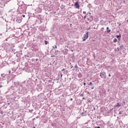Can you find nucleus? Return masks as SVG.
Returning <instances> with one entry per match:
<instances>
[{"instance_id": "obj_5", "label": "nucleus", "mask_w": 128, "mask_h": 128, "mask_svg": "<svg viewBox=\"0 0 128 128\" xmlns=\"http://www.w3.org/2000/svg\"><path fill=\"white\" fill-rule=\"evenodd\" d=\"M100 76L102 78H104V80H106V72H101L100 73Z\"/></svg>"}, {"instance_id": "obj_2", "label": "nucleus", "mask_w": 128, "mask_h": 128, "mask_svg": "<svg viewBox=\"0 0 128 128\" xmlns=\"http://www.w3.org/2000/svg\"><path fill=\"white\" fill-rule=\"evenodd\" d=\"M21 88H19L18 90V92L20 94H26L27 92H26V88H24V85L22 84L20 86Z\"/></svg>"}, {"instance_id": "obj_17", "label": "nucleus", "mask_w": 128, "mask_h": 128, "mask_svg": "<svg viewBox=\"0 0 128 128\" xmlns=\"http://www.w3.org/2000/svg\"><path fill=\"white\" fill-rule=\"evenodd\" d=\"M116 106H118V108H120V105L119 104V103H117Z\"/></svg>"}, {"instance_id": "obj_48", "label": "nucleus", "mask_w": 128, "mask_h": 128, "mask_svg": "<svg viewBox=\"0 0 128 128\" xmlns=\"http://www.w3.org/2000/svg\"><path fill=\"white\" fill-rule=\"evenodd\" d=\"M71 68H74V66H71Z\"/></svg>"}, {"instance_id": "obj_1", "label": "nucleus", "mask_w": 128, "mask_h": 128, "mask_svg": "<svg viewBox=\"0 0 128 128\" xmlns=\"http://www.w3.org/2000/svg\"><path fill=\"white\" fill-rule=\"evenodd\" d=\"M18 6H19L18 12L19 14H24V12H26V6L25 4H22L20 5L18 4Z\"/></svg>"}, {"instance_id": "obj_54", "label": "nucleus", "mask_w": 128, "mask_h": 128, "mask_svg": "<svg viewBox=\"0 0 128 128\" xmlns=\"http://www.w3.org/2000/svg\"><path fill=\"white\" fill-rule=\"evenodd\" d=\"M33 128H36V126H34Z\"/></svg>"}, {"instance_id": "obj_4", "label": "nucleus", "mask_w": 128, "mask_h": 128, "mask_svg": "<svg viewBox=\"0 0 128 128\" xmlns=\"http://www.w3.org/2000/svg\"><path fill=\"white\" fill-rule=\"evenodd\" d=\"M82 41L84 42L88 38V32H87L86 34H84L83 36Z\"/></svg>"}, {"instance_id": "obj_36", "label": "nucleus", "mask_w": 128, "mask_h": 128, "mask_svg": "<svg viewBox=\"0 0 128 128\" xmlns=\"http://www.w3.org/2000/svg\"><path fill=\"white\" fill-rule=\"evenodd\" d=\"M60 78H62V74H60Z\"/></svg>"}, {"instance_id": "obj_47", "label": "nucleus", "mask_w": 128, "mask_h": 128, "mask_svg": "<svg viewBox=\"0 0 128 128\" xmlns=\"http://www.w3.org/2000/svg\"><path fill=\"white\" fill-rule=\"evenodd\" d=\"M36 61H38V59L36 58Z\"/></svg>"}, {"instance_id": "obj_45", "label": "nucleus", "mask_w": 128, "mask_h": 128, "mask_svg": "<svg viewBox=\"0 0 128 128\" xmlns=\"http://www.w3.org/2000/svg\"><path fill=\"white\" fill-rule=\"evenodd\" d=\"M86 82H84V86H86Z\"/></svg>"}, {"instance_id": "obj_10", "label": "nucleus", "mask_w": 128, "mask_h": 128, "mask_svg": "<svg viewBox=\"0 0 128 128\" xmlns=\"http://www.w3.org/2000/svg\"><path fill=\"white\" fill-rule=\"evenodd\" d=\"M14 84L15 86H16V88H18V86L20 85V82H14Z\"/></svg>"}, {"instance_id": "obj_27", "label": "nucleus", "mask_w": 128, "mask_h": 128, "mask_svg": "<svg viewBox=\"0 0 128 128\" xmlns=\"http://www.w3.org/2000/svg\"><path fill=\"white\" fill-rule=\"evenodd\" d=\"M74 68H78V65H76V64L75 65Z\"/></svg>"}, {"instance_id": "obj_41", "label": "nucleus", "mask_w": 128, "mask_h": 128, "mask_svg": "<svg viewBox=\"0 0 128 128\" xmlns=\"http://www.w3.org/2000/svg\"><path fill=\"white\" fill-rule=\"evenodd\" d=\"M90 26L88 28V30H90Z\"/></svg>"}, {"instance_id": "obj_23", "label": "nucleus", "mask_w": 128, "mask_h": 128, "mask_svg": "<svg viewBox=\"0 0 128 128\" xmlns=\"http://www.w3.org/2000/svg\"><path fill=\"white\" fill-rule=\"evenodd\" d=\"M22 84H26V81L22 82Z\"/></svg>"}, {"instance_id": "obj_28", "label": "nucleus", "mask_w": 128, "mask_h": 128, "mask_svg": "<svg viewBox=\"0 0 128 128\" xmlns=\"http://www.w3.org/2000/svg\"><path fill=\"white\" fill-rule=\"evenodd\" d=\"M90 4H88V8H90Z\"/></svg>"}, {"instance_id": "obj_19", "label": "nucleus", "mask_w": 128, "mask_h": 128, "mask_svg": "<svg viewBox=\"0 0 128 128\" xmlns=\"http://www.w3.org/2000/svg\"><path fill=\"white\" fill-rule=\"evenodd\" d=\"M53 48H58V46H52Z\"/></svg>"}, {"instance_id": "obj_26", "label": "nucleus", "mask_w": 128, "mask_h": 128, "mask_svg": "<svg viewBox=\"0 0 128 128\" xmlns=\"http://www.w3.org/2000/svg\"><path fill=\"white\" fill-rule=\"evenodd\" d=\"M88 102H92V101H90V98L88 99Z\"/></svg>"}, {"instance_id": "obj_50", "label": "nucleus", "mask_w": 128, "mask_h": 128, "mask_svg": "<svg viewBox=\"0 0 128 128\" xmlns=\"http://www.w3.org/2000/svg\"><path fill=\"white\" fill-rule=\"evenodd\" d=\"M92 20V16H90Z\"/></svg>"}, {"instance_id": "obj_38", "label": "nucleus", "mask_w": 128, "mask_h": 128, "mask_svg": "<svg viewBox=\"0 0 128 128\" xmlns=\"http://www.w3.org/2000/svg\"><path fill=\"white\" fill-rule=\"evenodd\" d=\"M86 16H84V19H86Z\"/></svg>"}, {"instance_id": "obj_32", "label": "nucleus", "mask_w": 128, "mask_h": 128, "mask_svg": "<svg viewBox=\"0 0 128 128\" xmlns=\"http://www.w3.org/2000/svg\"><path fill=\"white\" fill-rule=\"evenodd\" d=\"M90 14H90H92V13L90 12H88V14Z\"/></svg>"}, {"instance_id": "obj_14", "label": "nucleus", "mask_w": 128, "mask_h": 128, "mask_svg": "<svg viewBox=\"0 0 128 128\" xmlns=\"http://www.w3.org/2000/svg\"><path fill=\"white\" fill-rule=\"evenodd\" d=\"M110 29V28H108V27H107L106 28V30H107V32H110V30H109Z\"/></svg>"}, {"instance_id": "obj_55", "label": "nucleus", "mask_w": 128, "mask_h": 128, "mask_svg": "<svg viewBox=\"0 0 128 128\" xmlns=\"http://www.w3.org/2000/svg\"><path fill=\"white\" fill-rule=\"evenodd\" d=\"M127 22H128V20H126Z\"/></svg>"}, {"instance_id": "obj_35", "label": "nucleus", "mask_w": 128, "mask_h": 128, "mask_svg": "<svg viewBox=\"0 0 128 128\" xmlns=\"http://www.w3.org/2000/svg\"><path fill=\"white\" fill-rule=\"evenodd\" d=\"M58 52V50H56V51H55L56 54V52Z\"/></svg>"}, {"instance_id": "obj_37", "label": "nucleus", "mask_w": 128, "mask_h": 128, "mask_svg": "<svg viewBox=\"0 0 128 128\" xmlns=\"http://www.w3.org/2000/svg\"><path fill=\"white\" fill-rule=\"evenodd\" d=\"M0 12H2V8H0Z\"/></svg>"}, {"instance_id": "obj_31", "label": "nucleus", "mask_w": 128, "mask_h": 128, "mask_svg": "<svg viewBox=\"0 0 128 128\" xmlns=\"http://www.w3.org/2000/svg\"><path fill=\"white\" fill-rule=\"evenodd\" d=\"M83 14H86V11H84V12H83Z\"/></svg>"}, {"instance_id": "obj_20", "label": "nucleus", "mask_w": 128, "mask_h": 128, "mask_svg": "<svg viewBox=\"0 0 128 128\" xmlns=\"http://www.w3.org/2000/svg\"><path fill=\"white\" fill-rule=\"evenodd\" d=\"M120 36H120V35H118V36H116V38H120Z\"/></svg>"}, {"instance_id": "obj_40", "label": "nucleus", "mask_w": 128, "mask_h": 128, "mask_svg": "<svg viewBox=\"0 0 128 128\" xmlns=\"http://www.w3.org/2000/svg\"><path fill=\"white\" fill-rule=\"evenodd\" d=\"M39 12H42V10H40Z\"/></svg>"}, {"instance_id": "obj_44", "label": "nucleus", "mask_w": 128, "mask_h": 128, "mask_svg": "<svg viewBox=\"0 0 128 128\" xmlns=\"http://www.w3.org/2000/svg\"><path fill=\"white\" fill-rule=\"evenodd\" d=\"M108 76H110H110H110V74H108Z\"/></svg>"}, {"instance_id": "obj_52", "label": "nucleus", "mask_w": 128, "mask_h": 128, "mask_svg": "<svg viewBox=\"0 0 128 128\" xmlns=\"http://www.w3.org/2000/svg\"><path fill=\"white\" fill-rule=\"evenodd\" d=\"M9 74H10V71H9Z\"/></svg>"}, {"instance_id": "obj_3", "label": "nucleus", "mask_w": 128, "mask_h": 128, "mask_svg": "<svg viewBox=\"0 0 128 128\" xmlns=\"http://www.w3.org/2000/svg\"><path fill=\"white\" fill-rule=\"evenodd\" d=\"M6 2L3 0H0V8H1V12H4V6Z\"/></svg>"}, {"instance_id": "obj_12", "label": "nucleus", "mask_w": 128, "mask_h": 128, "mask_svg": "<svg viewBox=\"0 0 128 128\" xmlns=\"http://www.w3.org/2000/svg\"><path fill=\"white\" fill-rule=\"evenodd\" d=\"M9 12H12V14H14V12H16V10H12L9 11Z\"/></svg>"}, {"instance_id": "obj_18", "label": "nucleus", "mask_w": 128, "mask_h": 128, "mask_svg": "<svg viewBox=\"0 0 128 128\" xmlns=\"http://www.w3.org/2000/svg\"><path fill=\"white\" fill-rule=\"evenodd\" d=\"M88 86H93V84H92V82H90V83H89V84H88Z\"/></svg>"}, {"instance_id": "obj_16", "label": "nucleus", "mask_w": 128, "mask_h": 128, "mask_svg": "<svg viewBox=\"0 0 128 128\" xmlns=\"http://www.w3.org/2000/svg\"><path fill=\"white\" fill-rule=\"evenodd\" d=\"M113 42H118V40L116 38H114Z\"/></svg>"}, {"instance_id": "obj_46", "label": "nucleus", "mask_w": 128, "mask_h": 128, "mask_svg": "<svg viewBox=\"0 0 128 128\" xmlns=\"http://www.w3.org/2000/svg\"><path fill=\"white\" fill-rule=\"evenodd\" d=\"M0 88H2V85H0Z\"/></svg>"}, {"instance_id": "obj_22", "label": "nucleus", "mask_w": 128, "mask_h": 128, "mask_svg": "<svg viewBox=\"0 0 128 128\" xmlns=\"http://www.w3.org/2000/svg\"><path fill=\"white\" fill-rule=\"evenodd\" d=\"M22 16H22H23L24 18H26V15H24V14H22V16Z\"/></svg>"}, {"instance_id": "obj_13", "label": "nucleus", "mask_w": 128, "mask_h": 128, "mask_svg": "<svg viewBox=\"0 0 128 128\" xmlns=\"http://www.w3.org/2000/svg\"><path fill=\"white\" fill-rule=\"evenodd\" d=\"M6 74H1V76L2 78H6Z\"/></svg>"}, {"instance_id": "obj_7", "label": "nucleus", "mask_w": 128, "mask_h": 128, "mask_svg": "<svg viewBox=\"0 0 128 128\" xmlns=\"http://www.w3.org/2000/svg\"><path fill=\"white\" fill-rule=\"evenodd\" d=\"M88 115V112H86V111H85L84 112H82L81 113V116H86Z\"/></svg>"}, {"instance_id": "obj_49", "label": "nucleus", "mask_w": 128, "mask_h": 128, "mask_svg": "<svg viewBox=\"0 0 128 128\" xmlns=\"http://www.w3.org/2000/svg\"><path fill=\"white\" fill-rule=\"evenodd\" d=\"M70 100H72V98H71L70 99Z\"/></svg>"}, {"instance_id": "obj_43", "label": "nucleus", "mask_w": 128, "mask_h": 128, "mask_svg": "<svg viewBox=\"0 0 128 128\" xmlns=\"http://www.w3.org/2000/svg\"><path fill=\"white\" fill-rule=\"evenodd\" d=\"M120 48H124V46H120Z\"/></svg>"}, {"instance_id": "obj_11", "label": "nucleus", "mask_w": 128, "mask_h": 128, "mask_svg": "<svg viewBox=\"0 0 128 128\" xmlns=\"http://www.w3.org/2000/svg\"><path fill=\"white\" fill-rule=\"evenodd\" d=\"M2 46L4 48V50H8V48L6 47V44H3Z\"/></svg>"}, {"instance_id": "obj_51", "label": "nucleus", "mask_w": 128, "mask_h": 128, "mask_svg": "<svg viewBox=\"0 0 128 128\" xmlns=\"http://www.w3.org/2000/svg\"><path fill=\"white\" fill-rule=\"evenodd\" d=\"M82 100H84V98H82Z\"/></svg>"}, {"instance_id": "obj_42", "label": "nucleus", "mask_w": 128, "mask_h": 128, "mask_svg": "<svg viewBox=\"0 0 128 128\" xmlns=\"http://www.w3.org/2000/svg\"><path fill=\"white\" fill-rule=\"evenodd\" d=\"M119 114H122V112H119Z\"/></svg>"}, {"instance_id": "obj_39", "label": "nucleus", "mask_w": 128, "mask_h": 128, "mask_svg": "<svg viewBox=\"0 0 128 128\" xmlns=\"http://www.w3.org/2000/svg\"><path fill=\"white\" fill-rule=\"evenodd\" d=\"M26 56L27 58H30V56H28V55H26Z\"/></svg>"}, {"instance_id": "obj_25", "label": "nucleus", "mask_w": 128, "mask_h": 128, "mask_svg": "<svg viewBox=\"0 0 128 128\" xmlns=\"http://www.w3.org/2000/svg\"><path fill=\"white\" fill-rule=\"evenodd\" d=\"M94 86H92L91 87V89L92 90H94Z\"/></svg>"}, {"instance_id": "obj_56", "label": "nucleus", "mask_w": 128, "mask_h": 128, "mask_svg": "<svg viewBox=\"0 0 128 128\" xmlns=\"http://www.w3.org/2000/svg\"><path fill=\"white\" fill-rule=\"evenodd\" d=\"M36 118H38V116H37V117H36Z\"/></svg>"}, {"instance_id": "obj_57", "label": "nucleus", "mask_w": 128, "mask_h": 128, "mask_svg": "<svg viewBox=\"0 0 128 128\" xmlns=\"http://www.w3.org/2000/svg\"><path fill=\"white\" fill-rule=\"evenodd\" d=\"M0 104H2V102H0Z\"/></svg>"}, {"instance_id": "obj_33", "label": "nucleus", "mask_w": 128, "mask_h": 128, "mask_svg": "<svg viewBox=\"0 0 128 128\" xmlns=\"http://www.w3.org/2000/svg\"><path fill=\"white\" fill-rule=\"evenodd\" d=\"M0 114H4V112L3 111H1L0 112Z\"/></svg>"}, {"instance_id": "obj_9", "label": "nucleus", "mask_w": 128, "mask_h": 128, "mask_svg": "<svg viewBox=\"0 0 128 128\" xmlns=\"http://www.w3.org/2000/svg\"><path fill=\"white\" fill-rule=\"evenodd\" d=\"M6 30H12V28L10 27V25L6 24Z\"/></svg>"}, {"instance_id": "obj_30", "label": "nucleus", "mask_w": 128, "mask_h": 128, "mask_svg": "<svg viewBox=\"0 0 128 128\" xmlns=\"http://www.w3.org/2000/svg\"><path fill=\"white\" fill-rule=\"evenodd\" d=\"M80 96H84V94H80Z\"/></svg>"}, {"instance_id": "obj_24", "label": "nucleus", "mask_w": 128, "mask_h": 128, "mask_svg": "<svg viewBox=\"0 0 128 128\" xmlns=\"http://www.w3.org/2000/svg\"><path fill=\"white\" fill-rule=\"evenodd\" d=\"M45 44H48V41L44 40Z\"/></svg>"}, {"instance_id": "obj_58", "label": "nucleus", "mask_w": 128, "mask_h": 128, "mask_svg": "<svg viewBox=\"0 0 128 128\" xmlns=\"http://www.w3.org/2000/svg\"><path fill=\"white\" fill-rule=\"evenodd\" d=\"M70 26H72V24H70Z\"/></svg>"}, {"instance_id": "obj_6", "label": "nucleus", "mask_w": 128, "mask_h": 128, "mask_svg": "<svg viewBox=\"0 0 128 128\" xmlns=\"http://www.w3.org/2000/svg\"><path fill=\"white\" fill-rule=\"evenodd\" d=\"M22 16H18L16 18V22H18V24H20L22 22Z\"/></svg>"}, {"instance_id": "obj_8", "label": "nucleus", "mask_w": 128, "mask_h": 128, "mask_svg": "<svg viewBox=\"0 0 128 128\" xmlns=\"http://www.w3.org/2000/svg\"><path fill=\"white\" fill-rule=\"evenodd\" d=\"M75 6H76V8H80V4H78V2H76Z\"/></svg>"}, {"instance_id": "obj_21", "label": "nucleus", "mask_w": 128, "mask_h": 128, "mask_svg": "<svg viewBox=\"0 0 128 128\" xmlns=\"http://www.w3.org/2000/svg\"><path fill=\"white\" fill-rule=\"evenodd\" d=\"M63 50H64V52H68V49L67 48H65Z\"/></svg>"}, {"instance_id": "obj_29", "label": "nucleus", "mask_w": 128, "mask_h": 128, "mask_svg": "<svg viewBox=\"0 0 128 128\" xmlns=\"http://www.w3.org/2000/svg\"><path fill=\"white\" fill-rule=\"evenodd\" d=\"M64 5H62L61 6V8H64Z\"/></svg>"}, {"instance_id": "obj_53", "label": "nucleus", "mask_w": 128, "mask_h": 128, "mask_svg": "<svg viewBox=\"0 0 128 128\" xmlns=\"http://www.w3.org/2000/svg\"><path fill=\"white\" fill-rule=\"evenodd\" d=\"M36 120V118H33L32 120Z\"/></svg>"}, {"instance_id": "obj_34", "label": "nucleus", "mask_w": 128, "mask_h": 128, "mask_svg": "<svg viewBox=\"0 0 128 128\" xmlns=\"http://www.w3.org/2000/svg\"><path fill=\"white\" fill-rule=\"evenodd\" d=\"M64 70H66L65 68H62L61 70L62 72H64Z\"/></svg>"}, {"instance_id": "obj_15", "label": "nucleus", "mask_w": 128, "mask_h": 128, "mask_svg": "<svg viewBox=\"0 0 128 128\" xmlns=\"http://www.w3.org/2000/svg\"><path fill=\"white\" fill-rule=\"evenodd\" d=\"M32 112H34V109L29 110V112H30L31 114H32Z\"/></svg>"}]
</instances>
